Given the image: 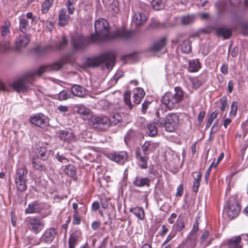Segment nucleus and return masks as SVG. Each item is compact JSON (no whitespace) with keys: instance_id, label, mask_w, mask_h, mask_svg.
Here are the masks:
<instances>
[{"instance_id":"nucleus-1","label":"nucleus","mask_w":248,"mask_h":248,"mask_svg":"<svg viewBox=\"0 0 248 248\" xmlns=\"http://www.w3.org/2000/svg\"><path fill=\"white\" fill-rule=\"evenodd\" d=\"M95 33L92 34L87 40L84 36L77 35L71 39V44L75 50L83 49L89 42H95L101 40H108L117 38L126 39L130 37L132 32L126 31L124 28L117 30L110 34L108 32V24L104 18H99L94 24Z\"/></svg>"},{"instance_id":"nucleus-2","label":"nucleus","mask_w":248,"mask_h":248,"mask_svg":"<svg viewBox=\"0 0 248 248\" xmlns=\"http://www.w3.org/2000/svg\"><path fill=\"white\" fill-rule=\"evenodd\" d=\"M115 57L113 53H106L98 57L88 58L85 64L88 67H94L101 65L105 66L108 70H111L115 64Z\"/></svg>"},{"instance_id":"nucleus-3","label":"nucleus","mask_w":248,"mask_h":248,"mask_svg":"<svg viewBox=\"0 0 248 248\" xmlns=\"http://www.w3.org/2000/svg\"><path fill=\"white\" fill-rule=\"evenodd\" d=\"M36 75L37 74L35 70L28 72L13 82L11 86L18 93H25L30 89V86Z\"/></svg>"},{"instance_id":"nucleus-4","label":"nucleus","mask_w":248,"mask_h":248,"mask_svg":"<svg viewBox=\"0 0 248 248\" xmlns=\"http://www.w3.org/2000/svg\"><path fill=\"white\" fill-rule=\"evenodd\" d=\"M184 97L182 90L178 87L175 88L174 93H166L162 97V103L170 110L176 108Z\"/></svg>"},{"instance_id":"nucleus-5","label":"nucleus","mask_w":248,"mask_h":248,"mask_svg":"<svg viewBox=\"0 0 248 248\" xmlns=\"http://www.w3.org/2000/svg\"><path fill=\"white\" fill-rule=\"evenodd\" d=\"M25 212L26 214L39 213L42 218L48 216L51 213L49 205L39 202L38 201L30 202Z\"/></svg>"},{"instance_id":"nucleus-6","label":"nucleus","mask_w":248,"mask_h":248,"mask_svg":"<svg viewBox=\"0 0 248 248\" xmlns=\"http://www.w3.org/2000/svg\"><path fill=\"white\" fill-rule=\"evenodd\" d=\"M156 124L158 126L164 127L167 131L172 132L178 127L179 118L176 113H170L166 116L165 121L158 119Z\"/></svg>"},{"instance_id":"nucleus-7","label":"nucleus","mask_w":248,"mask_h":248,"mask_svg":"<svg viewBox=\"0 0 248 248\" xmlns=\"http://www.w3.org/2000/svg\"><path fill=\"white\" fill-rule=\"evenodd\" d=\"M0 31L3 40L1 43H0V51L3 52L11 49V42L12 38L10 35V29L8 25L5 24L2 26Z\"/></svg>"},{"instance_id":"nucleus-8","label":"nucleus","mask_w":248,"mask_h":248,"mask_svg":"<svg viewBox=\"0 0 248 248\" xmlns=\"http://www.w3.org/2000/svg\"><path fill=\"white\" fill-rule=\"evenodd\" d=\"M68 62V60L62 59L52 64L47 65H42L37 70H35V71L37 75L40 76L45 72L58 71L62 68L64 62Z\"/></svg>"},{"instance_id":"nucleus-9","label":"nucleus","mask_w":248,"mask_h":248,"mask_svg":"<svg viewBox=\"0 0 248 248\" xmlns=\"http://www.w3.org/2000/svg\"><path fill=\"white\" fill-rule=\"evenodd\" d=\"M240 211V207L238 201L234 197L230 198L226 209L227 214L229 217L233 219L237 217Z\"/></svg>"},{"instance_id":"nucleus-10","label":"nucleus","mask_w":248,"mask_h":248,"mask_svg":"<svg viewBox=\"0 0 248 248\" xmlns=\"http://www.w3.org/2000/svg\"><path fill=\"white\" fill-rule=\"evenodd\" d=\"M172 42L174 44H179L178 48L183 53H188L191 51V42L188 39L183 38L181 35H177Z\"/></svg>"},{"instance_id":"nucleus-11","label":"nucleus","mask_w":248,"mask_h":248,"mask_svg":"<svg viewBox=\"0 0 248 248\" xmlns=\"http://www.w3.org/2000/svg\"><path fill=\"white\" fill-rule=\"evenodd\" d=\"M45 227V222L38 217H32L28 221V227L34 234H38Z\"/></svg>"},{"instance_id":"nucleus-12","label":"nucleus","mask_w":248,"mask_h":248,"mask_svg":"<svg viewBox=\"0 0 248 248\" xmlns=\"http://www.w3.org/2000/svg\"><path fill=\"white\" fill-rule=\"evenodd\" d=\"M91 124L94 127L103 126L104 128L110 125V121L105 116H93L90 119Z\"/></svg>"},{"instance_id":"nucleus-13","label":"nucleus","mask_w":248,"mask_h":248,"mask_svg":"<svg viewBox=\"0 0 248 248\" xmlns=\"http://www.w3.org/2000/svg\"><path fill=\"white\" fill-rule=\"evenodd\" d=\"M30 120L31 124L43 128H45L47 124V118L42 113L31 117Z\"/></svg>"},{"instance_id":"nucleus-14","label":"nucleus","mask_w":248,"mask_h":248,"mask_svg":"<svg viewBox=\"0 0 248 248\" xmlns=\"http://www.w3.org/2000/svg\"><path fill=\"white\" fill-rule=\"evenodd\" d=\"M30 41V39L29 35L24 33L19 34V36L16 39V49L19 50L21 48L26 47Z\"/></svg>"},{"instance_id":"nucleus-15","label":"nucleus","mask_w":248,"mask_h":248,"mask_svg":"<svg viewBox=\"0 0 248 248\" xmlns=\"http://www.w3.org/2000/svg\"><path fill=\"white\" fill-rule=\"evenodd\" d=\"M108 157L110 160L122 164L127 160L128 155L125 152L122 151L110 154Z\"/></svg>"},{"instance_id":"nucleus-16","label":"nucleus","mask_w":248,"mask_h":248,"mask_svg":"<svg viewBox=\"0 0 248 248\" xmlns=\"http://www.w3.org/2000/svg\"><path fill=\"white\" fill-rule=\"evenodd\" d=\"M166 38L163 37L155 42L151 46V50L154 52H160L161 53H164L166 51Z\"/></svg>"},{"instance_id":"nucleus-17","label":"nucleus","mask_w":248,"mask_h":248,"mask_svg":"<svg viewBox=\"0 0 248 248\" xmlns=\"http://www.w3.org/2000/svg\"><path fill=\"white\" fill-rule=\"evenodd\" d=\"M57 232L55 229L51 228L46 230L41 238V240L45 243H51L55 237Z\"/></svg>"},{"instance_id":"nucleus-18","label":"nucleus","mask_w":248,"mask_h":248,"mask_svg":"<svg viewBox=\"0 0 248 248\" xmlns=\"http://www.w3.org/2000/svg\"><path fill=\"white\" fill-rule=\"evenodd\" d=\"M227 246L229 248H242V236H235L228 239L227 242Z\"/></svg>"},{"instance_id":"nucleus-19","label":"nucleus","mask_w":248,"mask_h":248,"mask_svg":"<svg viewBox=\"0 0 248 248\" xmlns=\"http://www.w3.org/2000/svg\"><path fill=\"white\" fill-rule=\"evenodd\" d=\"M158 146V143L148 141H146L142 145V150L144 155H148L154 152Z\"/></svg>"},{"instance_id":"nucleus-20","label":"nucleus","mask_w":248,"mask_h":248,"mask_svg":"<svg viewBox=\"0 0 248 248\" xmlns=\"http://www.w3.org/2000/svg\"><path fill=\"white\" fill-rule=\"evenodd\" d=\"M59 135V137L62 140L70 142L74 140V136L71 130H59L57 133Z\"/></svg>"},{"instance_id":"nucleus-21","label":"nucleus","mask_w":248,"mask_h":248,"mask_svg":"<svg viewBox=\"0 0 248 248\" xmlns=\"http://www.w3.org/2000/svg\"><path fill=\"white\" fill-rule=\"evenodd\" d=\"M70 16L66 14L65 9H62L59 12L58 25L63 27L67 25L69 21Z\"/></svg>"},{"instance_id":"nucleus-22","label":"nucleus","mask_w":248,"mask_h":248,"mask_svg":"<svg viewBox=\"0 0 248 248\" xmlns=\"http://www.w3.org/2000/svg\"><path fill=\"white\" fill-rule=\"evenodd\" d=\"M133 184L137 187L149 186L150 180L147 177L138 176L134 179Z\"/></svg>"},{"instance_id":"nucleus-23","label":"nucleus","mask_w":248,"mask_h":248,"mask_svg":"<svg viewBox=\"0 0 248 248\" xmlns=\"http://www.w3.org/2000/svg\"><path fill=\"white\" fill-rule=\"evenodd\" d=\"M71 93L74 95L80 97H84L87 93L86 89L79 85L73 86L71 88Z\"/></svg>"},{"instance_id":"nucleus-24","label":"nucleus","mask_w":248,"mask_h":248,"mask_svg":"<svg viewBox=\"0 0 248 248\" xmlns=\"http://www.w3.org/2000/svg\"><path fill=\"white\" fill-rule=\"evenodd\" d=\"M146 155H141L140 149L137 148L136 150V157L140 167L142 169L147 168L148 157L145 156Z\"/></svg>"},{"instance_id":"nucleus-25","label":"nucleus","mask_w":248,"mask_h":248,"mask_svg":"<svg viewBox=\"0 0 248 248\" xmlns=\"http://www.w3.org/2000/svg\"><path fill=\"white\" fill-rule=\"evenodd\" d=\"M145 95L144 90L141 88H137L134 91L133 102L136 104H139Z\"/></svg>"},{"instance_id":"nucleus-26","label":"nucleus","mask_w":248,"mask_h":248,"mask_svg":"<svg viewBox=\"0 0 248 248\" xmlns=\"http://www.w3.org/2000/svg\"><path fill=\"white\" fill-rule=\"evenodd\" d=\"M216 34L219 37H222L224 39L229 38L232 34V31L229 29L222 27L217 29Z\"/></svg>"},{"instance_id":"nucleus-27","label":"nucleus","mask_w":248,"mask_h":248,"mask_svg":"<svg viewBox=\"0 0 248 248\" xmlns=\"http://www.w3.org/2000/svg\"><path fill=\"white\" fill-rule=\"evenodd\" d=\"M27 173L28 170L26 167L19 168L16 171L15 179L27 181Z\"/></svg>"},{"instance_id":"nucleus-28","label":"nucleus","mask_w":248,"mask_h":248,"mask_svg":"<svg viewBox=\"0 0 248 248\" xmlns=\"http://www.w3.org/2000/svg\"><path fill=\"white\" fill-rule=\"evenodd\" d=\"M77 112L82 117L84 120H86L90 115L91 110L84 105H79L78 106Z\"/></svg>"},{"instance_id":"nucleus-29","label":"nucleus","mask_w":248,"mask_h":248,"mask_svg":"<svg viewBox=\"0 0 248 248\" xmlns=\"http://www.w3.org/2000/svg\"><path fill=\"white\" fill-rule=\"evenodd\" d=\"M62 168L63 172L68 176L74 177L76 174V169L73 165L68 164Z\"/></svg>"},{"instance_id":"nucleus-30","label":"nucleus","mask_w":248,"mask_h":248,"mask_svg":"<svg viewBox=\"0 0 248 248\" xmlns=\"http://www.w3.org/2000/svg\"><path fill=\"white\" fill-rule=\"evenodd\" d=\"M129 212L133 213L140 220H143L145 217L144 211L142 207L137 206L132 208Z\"/></svg>"},{"instance_id":"nucleus-31","label":"nucleus","mask_w":248,"mask_h":248,"mask_svg":"<svg viewBox=\"0 0 248 248\" xmlns=\"http://www.w3.org/2000/svg\"><path fill=\"white\" fill-rule=\"evenodd\" d=\"M201 68V63L198 59L192 60L189 62L188 70L191 72H195Z\"/></svg>"},{"instance_id":"nucleus-32","label":"nucleus","mask_w":248,"mask_h":248,"mask_svg":"<svg viewBox=\"0 0 248 248\" xmlns=\"http://www.w3.org/2000/svg\"><path fill=\"white\" fill-rule=\"evenodd\" d=\"M146 20V17L145 16L141 13L135 14L133 18V22L137 25H141L144 23Z\"/></svg>"},{"instance_id":"nucleus-33","label":"nucleus","mask_w":248,"mask_h":248,"mask_svg":"<svg viewBox=\"0 0 248 248\" xmlns=\"http://www.w3.org/2000/svg\"><path fill=\"white\" fill-rule=\"evenodd\" d=\"M209 232L205 231L202 233L201 239V245L202 248H205L211 243V240H209Z\"/></svg>"},{"instance_id":"nucleus-34","label":"nucleus","mask_w":248,"mask_h":248,"mask_svg":"<svg viewBox=\"0 0 248 248\" xmlns=\"http://www.w3.org/2000/svg\"><path fill=\"white\" fill-rule=\"evenodd\" d=\"M37 156L41 159L43 160H46L48 155L47 150L43 147H38L36 152Z\"/></svg>"},{"instance_id":"nucleus-35","label":"nucleus","mask_w":248,"mask_h":248,"mask_svg":"<svg viewBox=\"0 0 248 248\" xmlns=\"http://www.w3.org/2000/svg\"><path fill=\"white\" fill-rule=\"evenodd\" d=\"M196 176L194 177L192 186L193 191L196 193L198 192L200 185L201 179V174L200 172H196Z\"/></svg>"},{"instance_id":"nucleus-36","label":"nucleus","mask_w":248,"mask_h":248,"mask_svg":"<svg viewBox=\"0 0 248 248\" xmlns=\"http://www.w3.org/2000/svg\"><path fill=\"white\" fill-rule=\"evenodd\" d=\"M30 28V26L27 20L24 18H20L19 29L20 31L23 33H24Z\"/></svg>"},{"instance_id":"nucleus-37","label":"nucleus","mask_w":248,"mask_h":248,"mask_svg":"<svg viewBox=\"0 0 248 248\" xmlns=\"http://www.w3.org/2000/svg\"><path fill=\"white\" fill-rule=\"evenodd\" d=\"M17 189L19 191H24L27 188V181L22 180H15Z\"/></svg>"},{"instance_id":"nucleus-38","label":"nucleus","mask_w":248,"mask_h":248,"mask_svg":"<svg viewBox=\"0 0 248 248\" xmlns=\"http://www.w3.org/2000/svg\"><path fill=\"white\" fill-rule=\"evenodd\" d=\"M32 165L35 170L40 171H45L46 170V166L43 164L38 159L33 158L32 161Z\"/></svg>"},{"instance_id":"nucleus-39","label":"nucleus","mask_w":248,"mask_h":248,"mask_svg":"<svg viewBox=\"0 0 248 248\" xmlns=\"http://www.w3.org/2000/svg\"><path fill=\"white\" fill-rule=\"evenodd\" d=\"M155 123H150L147 125V128L148 131H147V133L149 136L151 137H154L157 133V129L155 125Z\"/></svg>"},{"instance_id":"nucleus-40","label":"nucleus","mask_w":248,"mask_h":248,"mask_svg":"<svg viewBox=\"0 0 248 248\" xmlns=\"http://www.w3.org/2000/svg\"><path fill=\"white\" fill-rule=\"evenodd\" d=\"M152 5L153 9L155 10L163 9L165 7L164 0H153Z\"/></svg>"},{"instance_id":"nucleus-41","label":"nucleus","mask_w":248,"mask_h":248,"mask_svg":"<svg viewBox=\"0 0 248 248\" xmlns=\"http://www.w3.org/2000/svg\"><path fill=\"white\" fill-rule=\"evenodd\" d=\"M54 2V0H46L41 6V11L43 14L46 13L51 7Z\"/></svg>"},{"instance_id":"nucleus-42","label":"nucleus","mask_w":248,"mask_h":248,"mask_svg":"<svg viewBox=\"0 0 248 248\" xmlns=\"http://www.w3.org/2000/svg\"><path fill=\"white\" fill-rule=\"evenodd\" d=\"M195 20L194 15H188L181 17V21L183 25H187L192 24Z\"/></svg>"},{"instance_id":"nucleus-43","label":"nucleus","mask_w":248,"mask_h":248,"mask_svg":"<svg viewBox=\"0 0 248 248\" xmlns=\"http://www.w3.org/2000/svg\"><path fill=\"white\" fill-rule=\"evenodd\" d=\"M184 221L183 219L180 217H178L176 222L173 226V229L178 232H180L184 228Z\"/></svg>"},{"instance_id":"nucleus-44","label":"nucleus","mask_w":248,"mask_h":248,"mask_svg":"<svg viewBox=\"0 0 248 248\" xmlns=\"http://www.w3.org/2000/svg\"><path fill=\"white\" fill-rule=\"evenodd\" d=\"M78 237L76 233H72L68 240L69 248H75L77 244Z\"/></svg>"},{"instance_id":"nucleus-45","label":"nucleus","mask_w":248,"mask_h":248,"mask_svg":"<svg viewBox=\"0 0 248 248\" xmlns=\"http://www.w3.org/2000/svg\"><path fill=\"white\" fill-rule=\"evenodd\" d=\"M219 102L220 104V110L221 112H223L228 108L229 105H228V100L226 96H224L221 97L219 99Z\"/></svg>"},{"instance_id":"nucleus-46","label":"nucleus","mask_w":248,"mask_h":248,"mask_svg":"<svg viewBox=\"0 0 248 248\" xmlns=\"http://www.w3.org/2000/svg\"><path fill=\"white\" fill-rule=\"evenodd\" d=\"M124 100L125 104L129 108L132 109L133 105L130 100V93L129 91H126L124 95Z\"/></svg>"},{"instance_id":"nucleus-47","label":"nucleus","mask_w":248,"mask_h":248,"mask_svg":"<svg viewBox=\"0 0 248 248\" xmlns=\"http://www.w3.org/2000/svg\"><path fill=\"white\" fill-rule=\"evenodd\" d=\"M122 120V117L118 113H114L112 115L109 120L110 121V125H115Z\"/></svg>"},{"instance_id":"nucleus-48","label":"nucleus","mask_w":248,"mask_h":248,"mask_svg":"<svg viewBox=\"0 0 248 248\" xmlns=\"http://www.w3.org/2000/svg\"><path fill=\"white\" fill-rule=\"evenodd\" d=\"M70 95L66 90H62L58 95V98L59 100H65L67 99Z\"/></svg>"},{"instance_id":"nucleus-49","label":"nucleus","mask_w":248,"mask_h":248,"mask_svg":"<svg viewBox=\"0 0 248 248\" xmlns=\"http://www.w3.org/2000/svg\"><path fill=\"white\" fill-rule=\"evenodd\" d=\"M217 114L218 111L217 110L214 111L211 114L206 124V127L207 128H208L211 126L213 120L217 117Z\"/></svg>"},{"instance_id":"nucleus-50","label":"nucleus","mask_w":248,"mask_h":248,"mask_svg":"<svg viewBox=\"0 0 248 248\" xmlns=\"http://www.w3.org/2000/svg\"><path fill=\"white\" fill-rule=\"evenodd\" d=\"M237 111V102L234 101L231 105V109L230 112L231 117H234Z\"/></svg>"},{"instance_id":"nucleus-51","label":"nucleus","mask_w":248,"mask_h":248,"mask_svg":"<svg viewBox=\"0 0 248 248\" xmlns=\"http://www.w3.org/2000/svg\"><path fill=\"white\" fill-rule=\"evenodd\" d=\"M67 45V41L65 36H63L62 40L56 45L57 49H62L64 48Z\"/></svg>"},{"instance_id":"nucleus-52","label":"nucleus","mask_w":248,"mask_h":248,"mask_svg":"<svg viewBox=\"0 0 248 248\" xmlns=\"http://www.w3.org/2000/svg\"><path fill=\"white\" fill-rule=\"evenodd\" d=\"M124 76V73L122 71H118L111 79V81L114 84L117 82L118 79Z\"/></svg>"},{"instance_id":"nucleus-53","label":"nucleus","mask_w":248,"mask_h":248,"mask_svg":"<svg viewBox=\"0 0 248 248\" xmlns=\"http://www.w3.org/2000/svg\"><path fill=\"white\" fill-rule=\"evenodd\" d=\"M74 2L67 1L65 3V6H66L69 14H73L75 11V8L73 6V3Z\"/></svg>"},{"instance_id":"nucleus-54","label":"nucleus","mask_w":248,"mask_h":248,"mask_svg":"<svg viewBox=\"0 0 248 248\" xmlns=\"http://www.w3.org/2000/svg\"><path fill=\"white\" fill-rule=\"evenodd\" d=\"M55 157L60 162L62 163H66L68 162V159L62 154H60V153H58L55 155Z\"/></svg>"},{"instance_id":"nucleus-55","label":"nucleus","mask_w":248,"mask_h":248,"mask_svg":"<svg viewBox=\"0 0 248 248\" xmlns=\"http://www.w3.org/2000/svg\"><path fill=\"white\" fill-rule=\"evenodd\" d=\"M10 91V87L0 81V92H9Z\"/></svg>"},{"instance_id":"nucleus-56","label":"nucleus","mask_w":248,"mask_h":248,"mask_svg":"<svg viewBox=\"0 0 248 248\" xmlns=\"http://www.w3.org/2000/svg\"><path fill=\"white\" fill-rule=\"evenodd\" d=\"M202 81L198 78H195L192 80L193 87L195 89H198L202 85Z\"/></svg>"},{"instance_id":"nucleus-57","label":"nucleus","mask_w":248,"mask_h":248,"mask_svg":"<svg viewBox=\"0 0 248 248\" xmlns=\"http://www.w3.org/2000/svg\"><path fill=\"white\" fill-rule=\"evenodd\" d=\"M151 104V102L150 101H144V103L142 104V112L144 113H146L147 109Z\"/></svg>"},{"instance_id":"nucleus-58","label":"nucleus","mask_w":248,"mask_h":248,"mask_svg":"<svg viewBox=\"0 0 248 248\" xmlns=\"http://www.w3.org/2000/svg\"><path fill=\"white\" fill-rule=\"evenodd\" d=\"M80 223V218L78 214H73V223L75 225H78Z\"/></svg>"},{"instance_id":"nucleus-59","label":"nucleus","mask_w":248,"mask_h":248,"mask_svg":"<svg viewBox=\"0 0 248 248\" xmlns=\"http://www.w3.org/2000/svg\"><path fill=\"white\" fill-rule=\"evenodd\" d=\"M57 109L62 113H65L68 110V107L66 106L61 105L57 108Z\"/></svg>"},{"instance_id":"nucleus-60","label":"nucleus","mask_w":248,"mask_h":248,"mask_svg":"<svg viewBox=\"0 0 248 248\" xmlns=\"http://www.w3.org/2000/svg\"><path fill=\"white\" fill-rule=\"evenodd\" d=\"M100 205L99 203L97 201H95L93 202L92 205V210L93 211H96L97 210H98Z\"/></svg>"},{"instance_id":"nucleus-61","label":"nucleus","mask_w":248,"mask_h":248,"mask_svg":"<svg viewBox=\"0 0 248 248\" xmlns=\"http://www.w3.org/2000/svg\"><path fill=\"white\" fill-rule=\"evenodd\" d=\"M183 193V186L180 185L177 188L176 195L177 196H181Z\"/></svg>"},{"instance_id":"nucleus-62","label":"nucleus","mask_w":248,"mask_h":248,"mask_svg":"<svg viewBox=\"0 0 248 248\" xmlns=\"http://www.w3.org/2000/svg\"><path fill=\"white\" fill-rule=\"evenodd\" d=\"M199 16L202 20H207L210 18V15L206 13L200 14Z\"/></svg>"},{"instance_id":"nucleus-63","label":"nucleus","mask_w":248,"mask_h":248,"mask_svg":"<svg viewBox=\"0 0 248 248\" xmlns=\"http://www.w3.org/2000/svg\"><path fill=\"white\" fill-rule=\"evenodd\" d=\"M221 72L223 74H227L228 72V67L227 64H223L221 67Z\"/></svg>"},{"instance_id":"nucleus-64","label":"nucleus","mask_w":248,"mask_h":248,"mask_svg":"<svg viewBox=\"0 0 248 248\" xmlns=\"http://www.w3.org/2000/svg\"><path fill=\"white\" fill-rule=\"evenodd\" d=\"M151 243L152 239H149L147 243L144 244L140 248H152Z\"/></svg>"}]
</instances>
